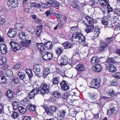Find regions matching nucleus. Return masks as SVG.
<instances>
[{
    "label": "nucleus",
    "mask_w": 120,
    "mask_h": 120,
    "mask_svg": "<svg viewBox=\"0 0 120 120\" xmlns=\"http://www.w3.org/2000/svg\"><path fill=\"white\" fill-rule=\"evenodd\" d=\"M25 26L22 23H16L14 25V28L18 31H21L24 30Z\"/></svg>",
    "instance_id": "8"
},
{
    "label": "nucleus",
    "mask_w": 120,
    "mask_h": 120,
    "mask_svg": "<svg viewBox=\"0 0 120 120\" xmlns=\"http://www.w3.org/2000/svg\"><path fill=\"white\" fill-rule=\"evenodd\" d=\"M102 57L99 58L96 56H94L92 57L91 59L90 62L94 66V68H98L97 66L100 68H102L101 65L98 64L100 61V59L101 58H103Z\"/></svg>",
    "instance_id": "4"
},
{
    "label": "nucleus",
    "mask_w": 120,
    "mask_h": 120,
    "mask_svg": "<svg viewBox=\"0 0 120 120\" xmlns=\"http://www.w3.org/2000/svg\"><path fill=\"white\" fill-rule=\"evenodd\" d=\"M106 61L108 64L107 67L109 68H116L113 64H111L115 62V61L113 58L108 57L106 60Z\"/></svg>",
    "instance_id": "13"
},
{
    "label": "nucleus",
    "mask_w": 120,
    "mask_h": 120,
    "mask_svg": "<svg viewBox=\"0 0 120 120\" xmlns=\"http://www.w3.org/2000/svg\"><path fill=\"white\" fill-rule=\"evenodd\" d=\"M49 108L50 109L51 111L54 112L56 110L57 107L55 106H49Z\"/></svg>",
    "instance_id": "59"
},
{
    "label": "nucleus",
    "mask_w": 120,
    "mask_h": 120,
    "mask_svg": "<svg viewBox=\"0 0 120 120\" xmlns=\"http://www.w3.org/2000/svg\"><path fill=\"white\" fill-rule=\"evenodd\" d=\"M8 4L12 8H15L18 6V2L17 0H8Z\"/></svg>",
    "instance_id": "9"
},
{
    "label": "nucleus",
    "mask_w": 120,
    "mask_h": 120,
    "mask_svg": "<svg viewBox=\"0 0 120 120\" xmlns=\"http://www.w3.org/2000/svg\"><path fill=\"white\" fill-rule=\"evenodd\" d=\"M29 102V100L26 98H24L21 101V104L23 105H25Z\"/></svg>",
    "instance_id": "44"
},
{
    "label": "nucleus",
    "mask_w": 120,
    "mask_h": 120,
    "mask_svg": "<svg viewBox=\"0 0 120 120\" xmlns=\"http://www.w3.org/2000/svg\"><path fill=\"white\" fill-rule=\"evenodd\" d=\"M5 94L7 97L9 99L13 100L14 98L13 93L12 91L8 90L6 92Z\"/></svg>",
    "instance_id": "19"
},
{
    "label": "nucleus",
    "mask_w": 120,
    "mask_h": 120,
    "mask_svg": "<svg viewBox=\"0 0 120 120\" xmlns=\"http://www.w3.org/2000/svg\"><path fill=\"white\" fill-rule=\"evenodd\" d=\"M33 71L35 74H40L41 71L40 68H33Z\"/></svg>",
    "instance_id": "47"
},
{
    "label": "nucleus",
    "mask_w": 120,
    "mask_h": 120,
    "mask_svg": "<svg viewBox=\"0 0 120 120\" xmlns=\"http://www.w3.org/2000/svg\"><path fill=\"white\" fill-rule=\"evenodd\" d=\"M77 60L76 59H73L72 57L71 58V63L69 64L72 67H73V65H75L76 63V61Z\"/></svg>",
    "instance_id": "49"
},
{
    "label": "nucleus",
    "mask_w": 120,
    "mask_h": 120,
    "mask_svg": "<svg viewBox=\"0 0 120 120\" xmlns=\"http://www.w3.org/2000/svg\"><path fill=\"white\" fill-rule=\"evenodd\" d=\"M101 22L103 24L107 26L109 23L108 19H103L101 20Z\"/></svg>",
    "instance_id": "50"
},
{
    "label": "nucleus",
    "mask_w": 120,
    "mask_h": 120,
    "mask_svg": "<svg viewBox=\"0 0 120 120\" xmlns=\"http://www.w3.org/2000/svg\"><path fill=\"white\" fill-rule=\"evenodd\" d=\"M0 49L1 52L2 54H6L8 52L7 47L5 44H1L0 45Z\"/></svg>",
    "instance_id": "10"
},
{
    "label": "nucleus",
    "mask_w": 120,
    "mask_h": 120,
    "mask_svg": "<svg viewBox=\"0 0 120 120\" xmlns=\"http://www.w3.org/2000/svg\"><path fill=\"white\" fill-rule=\"evenodd\" d=\"M107 8L108 10V16H110V14H112V12H114V10L113 11L112 8L109 5H108L107 6Z\"/></svg>",
    "instance_id": "40"
},
{
    "label": "nucleus",
    "mask_w": 120,
    "mask_h": 120,
    "mask_svg": "<svg viewBox=\"0 0 120 120\" xmlns=\"http://www.w3.org/2000/svg\"><path fill=\"white\" fill-rule=\"evenodd\" d=\"M42 25L38 26L35 31V35L37 37H40L41 34L42 32Z\"/></svg>",
    "instance_id": "15"
},
{
    "label": "nucleus",
    "mask_w": 120,
    "mask_h": 120,
    "mask_svg": "<svg viewBox=\"0 0 120 120\" xmlns=\"http://www.w3.org/2000/svg\"><path fill=\"white\" fill-rule=\"evenodd\" d=\"M50 73V71L49 68H44L43 73L44 76H46Z\"/></svg>",
    "instance_id": "37"
},
{
    "label": "nucleus",
    "mask_w": 120,
    "mask_h": 120,
    "mask_svg": "<svg viewBox=\"0 0 120 120\" xmlns=\"http://www.w3.org/2000/svg\"><path fill=\"white\" fill-rule=\"evenodd\" d=\"M94 93H89L88 94L89 97L93 101H95L96 100V99L94 97Z\"/></svg>",
    "instance_id": "39"
},
{
    "label": "nucleus",
    "mask_w": 120,
    "mask_h": 120,
    "mask_svg": "<svg viewBox=\"0 0 120 120\" xmlns=\"http://www.w3.org/2000/svg\"><path fill=\"white\" fill-rule=\"evenodd\" d=\"M114 13L116 15L120 16V8H116L114 9Z\"/></svg>",
    "instance_id": "52"
},
{
    "label": "nucleus",
    "mask_w": 120,
    "mask_h": 120,
    "mask_svg": "<svg viewBox=\"0 0 120 120\" xmlns=\"http://www.w3.org/2000/svg\"><path fill=\"white\" fill-rule=\"evenodd\" d=\"M73 59H76L78 60L80 58V55L79 51L77 50L74 52L72 57Z\"/></svg>",
    "instance_id": "25"
},
{
    "label": "nucleus",
    "mask_w": 120,
    "mask_h": 120,
    "mask_svg": "<svg viewBox=\"0 0 120 120\" xmlns=\"http://www.w3.org/2000/svg\"><path fill=\"white\" fill-rule=\"evenodd\" d=\"M11 49H13L14 51L16 52L21 49L20 46L15 42L11 41L10 43Z\"/></svg>",
    "instance_id": "7"
},
{
    "label": "nucleus",
    "mask_w": 120,
    "mask_h": 120,
    "mask_svg": "<svg viewBox=\"0 0 120 120\" xmlns=\"http://www.w3.org/2000/svg\"><path fill=\"white\" fill-rule=\"evenodd\" d=\"M53 84L54 85H57L60 82V77L57 76L56 74L55 73L53 75Z\"/></svg>",
    "instance_id": "14"
},
{
    "label": "nucleus",
    "mask_w": 120,
    "mask_h": 120,
    "mask_svg": "<svg viewBox=\"0 0 120 120\" xmlns=\"http://www.w3.org/2000/svg\"><path fill=\"white\" fill-rule=\"evenodd\" d=\"M64 51V49L62 47H58L57 49H56V54L58 55H60Z\"/></svg>",
    "instance_id": "34"
},
{
    "label": "nucleus",
    "mask_w": 120,
    "mask_h": 120,
    "mask_svg": "<svg viewBox=\"0 0 120 120\" xmlns=\"http://www.w3.org/2000/svg\"><path fill=\"white\" fill-rule=\"evenodd\" d=\"M61 89L64 91L69 90L70 88L69 84L68 83V82L63 80L62 82L60 83Z\"/></svg>",
    "instance_id": "5"
},
{
    "label": "nucleus",
    "mask_w": 120,
    "mask_h": 120,
    "mask_svg": "<svg viewBox=\"0 0 120 120\" xmlns=\"http://www.w3.org/2000/svg\"><path fill=\"white\" fill-rule=\"evenodd\" d=\"M106 93L108 95L112 96H113L116 95L114 90L112 89H108L106 91Z\"/></svg>",
    "instance_id": "28"
},
{
    "label": "nucleus",
    "mask_w": 120,
    "mask_h": 120,
    "mask_svg": "<svg viewBox=\"0 0 120 120\" xmlns=\"http://www.w3.org/2000/svg\"><path fill=\"white\" fill-rule=\"evenodd\" d=\"M113 37H111L109 38H106V39L108 43L111 44L113 42Z\"/></svg>",
    "instance_id": "56"
},
{
    "label": "nucleus",
    "mask_w": 120,
    "mask_h": 120,
    "mask_svg": "<svg viewBox=\"0 0 120 120\" xmlns=\"http://www.w3.org/2000/svg\"><path fill=\"white\" fill-rule=\"evenodd\" d=\"M31 40H30L25 42H21V45L22 46H24L29 47L31 44Z\"/></svg>",
    "instance_id": "31"
},
{
    "label": "nucleus",
    "mask_w": 120,
    "mask_h": 120,
    "mask_svg": "<svg viewBox=\"0 0 120 120\" xmlns=\"http://www.w3.org/2000/svg\"><path fill=\"white\" fill-rule=\"evenodd\" d=\"M44 105L45 104H44V105H43V106L41 105V106H42V107L43 108V109H45V111L46 112L47 114L49 116H53V112H52L51 111V110H50L48 109H47V105Z\"/></svg>",
    "instance_id": "24"
},
{
    "label": "nucleus",
    "mask_w": 120,
    "mask_h": 120,
    "mask_svg": "<svg viewBox=\"0 0 120 120\" xmlns=\"http://www.w3.org/2000/svg\"><path fill=\"white\" fill-rule=\"evenodd\" d=\"M85 19L87 20L88 23L91 25H93L96 23L95 19H93L89 16H87L85 17Z\"/></svg>",
    "instance_id": "21"
},
{
    "label": "nucleus",
    "mask_w": 120,
    "mask_h": 120,
    "mask_svg": "<svg viewBox=\"0 0 120 120\" xmlns=\"http://www.w3.org/2000/svg\"><path fill=\"white\" fill-rule=\"evenodd\" d=\"M101 81V78H99L92 79L90 83V87L94 89L98 88L100 86Z\"/></svg>",
    "instance_id": "2"
},
{
    "label": "nucleus",
    "mask_w": 120,
    "mask_h": 120,
    "mask_svg": "<svg viewBox=\"0 0 120 120\" xmlns=\"http://www.w3.org/2000/svg\"><path fill=\"white\" fill-rule=\"evenodd\" d=\"M71 6L73 8L76 9L78 10L79 11L80 9V7L77 3L76 2L73 3Z\"/></svg>",
    "instance_id": "38"
},
{
    "label": "nucleus",
    "mask_w": 120,
    "mask_h": 120,
    "mask_svg": "<svg viewBox=\"0 0 120 120\" xmlns=\"http://www.w3.org/2000/svg\"><path fill=\"white\" fill-rule=\"evenodd\" d=\"M117 80L116 79H114L113 80L111 83V85L112 86H116L117 84Z\"/></svg>",
    "instance_id": "58"
},
{
    "label": "nucleus",
    "mask_w": 120,
    "mask_h": 120,
    "mask_svg": "<svg viewBox=\"0 0 120 120\" xmlns=\"http://www.w3.org/2000/svg\"><path fill=\"white\" fill-rule=\"evenodd\" d=\"M51 6H54L55 7H58L60 6V4L58 2L55 1H54L52 4Z\"/></svg>",
    "instance_id": "51"
},
{
    "label": "nucleus",
    "mask_w": 120,
    "mask_h": 120,
    "mask_svg": "<svg viewBox=\"0 0 120 120\" xmlns=\"http://www.w3.org/2000/svg\"><path fill=\"white\" fill-rule=\"evenodd\" d=\"M99 2L101 5L103 6H106L107 4L108 3L107 1H105L104 0H99Z\"/></svg>",
    "instance_id": "43"
},
{
    "label": "nucleus",
    "mask_w": 120,
    "mask_h": 120,
    "mask_svg": "<svg viewBox=\"0 0 120 120\" xmlns=\"http://www.w3.org/2000/svg\"><path fill=\"white\" fill-rule=\"evenodd\" d=\"M38 49L40 50L41 52H43L42 51H44V49H45V46L44 43H37L36 45Z\"/></svg>",
    "instance_id": "17"
},
{
    "label": "nucleus",
    "mask_w": 120,
    "mask_h": 120,
    "mask_svg": "<svg viewBox=\"0 0 120 120\" xmlns=\"http://www.w3.org/2000/svg\"><path fill=\"white\" fill-rule=\"evenodd\" d=\"M94 27V26L93 25H89L88 26H87V28H86L85 29V31L87 33L90 32H91V30L93 29Z\"/></svg>",
    "instance_id": "36"
},
{
    "label": "nucleus",
    "mask_w": 120,
    "mask_h": 120,
    "mask_svg": "<svg viewBox=\"0 0 120 120\" xmlns=\"http://www.w3.org/2000/svg\"><path fill=\"white\" fill-rule=\"evenodd\" d=\"M6 74L8 76L11 77L13 76V73L11 70L8 69L6 72Z\"/></svg>",
    "instance_id": "48"
},
{
    "label": "nucleus",
    "mask_w": 120,
    "mask_h": 120,
    "mask_svg": "<svg viewBox=\"0 0 120 120\" xmlns=\"http://www.w3.org/2000/svg\"><path fill=\"white\" fill-rule=\"evenodd\" d=\"M29 98L30 99H31L34 98L36 95L34 94V93L33 91H32V90L29 93Z\"/></svg>",
    "instance_id": "55"
},
{
    "label": "nucleus",
    "mask_w": 120,
    "mask_h": 120,
    "mask_svg": "<svg viewBox=\"0 0 120 120\" xmlns=\"http://www.w3.org/2000/svg\"><path fill=\"white\" fill-rule=\"evenodd\" d=\"M42 58L44 60H48V52L44 51L42 52Z\"/></svg>",
    "instance_id": "32"
},
{
    "label": "nucleus",
    "mask_w": 120,
    "mask_h": 120,
    "mask_svg": "<svg viewBox=\"0 0 120 120\" xmlns=\"http://www.w3.org/2000/svg\"><path fill=\"white\" fill-rule=\"evenodd\" d=\"M28 75L30 80L31 82H33L34 80V78L32 73L30 74H28Z\"/></svg>",
    "instance_id": "53"
},
{
    "label": "nucleus",
    "mask_w": 120,
    "mask_h": 120,
    "mask_svg": "<svg viewBox=\"0 0 120 120\" xmlns=\"http://www.w3.org/2000/svg\"><path fill=\"white\" fill-rule=\"evenodd\" d=\"M19 103L17 101H15L12 102V105L13 109H16L19 107Z\"/></svg>",
    "instance_id": "35"
},
{
    "label": "nucleus",
    "mask_w": 120,
    "mask_h": 120,
    "mask_svg": "<svg viewBox=\"0 0 120 120\" xmlns=\"http://www.w3.org/2000/svg\"><path fill=\"white\" fill-rule=\"evenodd\" d=\"M114 111V109L112 108L107 110V114L109 115H112Z\"/></svg>",
    "instance_id": "57"
},
{
    "label": "nucleus",
    "mask_w": 120,
    "mask_h": 120,
    "mask_svg": "<svg viewBox=\"0 0 120 120\" xmlns=\"http://www.w3.org/2000/svg\"><path fill=\"white\" fill-rule=\"evenodd\" d=\"M62 45L64 49H70L71 47L70 43L68 42H66L62 44Z\"/></svg>",
    "instance_id": "27"
},
{
    "label": "nucleus",
    "mask_w": 120,
    "mask_h": 120,
    "mask_svg": "<svg viewBox=\"0 0 120 120\" xmlns=\"http://www.w3.org/2000/svg\"><path fill=\"white\" fill-rule=\"evenodd\" d=\"M41 92L42 93V95H44L45 94L48 93L49 91L50 84L47 83L45 82H43L41 86Z\"/></svg>",
    "instance_id": "3"
},
{
    "label": "nucleus",
    "mask_w": 120,
    "mask_h": 120,
    "mask_svg": "<svg viewBox=\"0 0 120 120\" xmlns=\"http://www.w3.org/2000/svg\"><path fill=\"white\" fill-rule=\"evenodd\" d=\"M18 110L19 112L22 114L25 113L27 111L26 109L21 106L19 107L18 108Z\"/></svg>",
    "instance_id": "33"
},
{
    "label": "nucleus",
    "mask_w": 120,
    "mask_h": 120,
    "mask_svg": "<svg viewBox=\"0 0 120 120\" xmlns=\"http://www.w3.org/2000/svg\"><path fill=\"white\" fill-rule=\"evenodd\" d=\"M72 39L76 42L81 43L85 41L86 38L85 36L80 33H77L76 34H73Z\"/></svg>",
    "instance_id": "1"
},
{
    "label": "nucleus",
    "mask_w": 120,
    "mask_h": 120,
    "mask_svg": "<svg viewBox=\"0 0 120 120\" xmlns=\"http://www.w3.org/2000/svg\"><path fill=\"white\" fill-rule=\"evenodd\" d=\"M45 48L48 50H50L52 49V43L50 41H48L47 42L44 43Z\"/></svg>",
    "instance_id": "26"
},
{
    "label": "nucleus",
    "mask_w": 120,
    "mask_h": 120,
    "mask_svg": "<svg viewBox=\"0 0 120 120\" xmlns=\"http://www.w3.org/2000/svg\"><path fill=\"white\" fill-rule=\"evenodd\" d=\"M110 15L109 17L110 18L112 17V19L115 23H118L119 22L120 20L119 19V17L117 15L115 14L114 12H112V14H110Z\"/></svg>",
    "instance_id": "16"
},
{
    "label": "nucleus",
    "mask_w": 120,
    "mask_h": 120,
    "mask_svg": "<svg viewBox=\"0 0 120 120\" xmlns=\"http://www.w3.org/2000/svg\"><path fill=\"white\" fill-rule=\"evenodd\" d=\"M19 82V79L17 77H15L13 78L12 81V83L14 84H17Z\"/></svg>",
    "instance_id": "54"
},
{
    "label": "nucleus",
    "mask_w": 120,
    "mask_h": 120,
    "mask_svg": "<svg viewBox=\"0 0 120 120\" xmlns=\"http://www.w3.org/2000/svg\"><path fill=\"white\" fill-rule=\"evenodd\" d=\"M17 32L13 30L12 29H10L8 33V35L10 37H14L17 34Z\"/></svg>",
    "instance_id": "20"
},
{
    "label": "nucleus",
    "mask_w": 120,
    "mask_h": 120,
    "mask_svg": "<svg viewBox=\"0 0 120 120\" xmlns=\"http://www.w3.org/2000/svg\"><path fill=\"white\" fill-rule=\"evenodd\" d=\"M98 4V2L96 1H93L91 3V5L92 6H94L95 7H97Z\"/></svg>",
    "instance_id": "60"
},
{
    "label": "nucleus",
    "mask_w": 120,
    "mask_h": 120,
    "mask_svg": "<svg viewBox=\"0 0 120 120\" xmlns=\"http://www.w3.org/2000/svg\"><path fill=\"white\" fill-rule=\"evenodd\" d=\"M108 47V44L105 42H102L98 47V50L101 52H104L107 50Z\"/></svg>",
    "instance_id": "6"
},
{
    "label": "nucleus",
    "mask_w": 120,
    "mask_h": 120,
    "mask_svg": "<svg viewBox=\"0 0 120 120\" xmlns=\"http://www.w3.org/2000/svg\"><path fill=\"white\" fill-rule=\"evenodd\" d=\"M4 58L3 56L0 55V65H3L4 64V62L3 60Z\"/></svg>",
    "instance_id": "62"
},
{
    "label": "nucleus",
    "mask_w": 120,
    "mask_h": 120,
    "mask_svg": "<svg viewBox=\"0 0 120 120\" xmlns=\"http://www.w3.org/2000/svg\"><path fill=\"white\" fill-rule=\"evenodd\" d=\"M5 22V20L4 19L1 18L0 19V27H5L4 25Z\"/></svg>",
    "instance_id": "46"
},
{
    "label": "nucleus",
    "mask_w": 120,
    "mask_h": 120,
    "mask_svg": "<svg viewBox=\"0 0 120 120\" xmlns=\"http://www.w3.org/2000/svg\"><path fill=\"white\" fill-rule=\"evenodd\" d=\"M57 72L60 74H65V73H67V71L65 69L62 68H55Z\"/></svg>",
    "instance_id": "23"
},
{
    "label": "nucleus",
    "mask_w": 120,
    "mask_h": 120,
    "mask_svg": "<svg viewBox=\"0 0 120 120\" xmlns=\"http://www.w3.org/2000/svg\"><path fill=\"white\" fill-rule=\"evenodd\" d=\"M25 71L27 75L32 73V70L29 69V68H27L25 69Z\"/></svg>",
    "instance_id": "64"
},
{
    "label": "nucleus",
    "mask_w": 120,
    "mask_h": 120,
    "mask_svg": "<svg viewBox=\"0 0 120 120\" xmlns=\"http://www.w3.org/2000/svg\"><path fill=\"white\" fill-rule=\"evenodd\" d=\"M30 111H35L36 110V106L35 105L30 104L27 105Z\"/></svg>",
    "instance_id": "30"
},
{
    "label": "nucleus",
    "mask_w": 120,
    "mask_h": 120,
    "mask_svg": "<svg viewBox=\"0 0 120 120\" xmlns=\"http://www.w3.org/2000/svg\"><path fill=\"white\" fill-rule=\"evenodd\" d=\"M18 114L16 112H14L12 114V118L15 119L18 117L19 116Z\"/></svg>",
    "instance_id": "61"
},
{
    "label": "nucleus",
    "mask_w": 120,
    "mask_h": 120,
    "mask_svg": "<svg viewBox=\"0 0 120 120\" xmlns=\"http://www.w3.org/2000/svg\"><path fill=\"white\" fill-rule=\"evenodd\" d=\"M66 114V111L65 110H60L57 112V116L58 117L62 118L64 117Z\"/></svg>",
    "instance_id": "18"
},
{
    "label": "nucleus",
    "mask_w": 120,
    "mask_h": 120,
    "mask_svg": "<svg viewBox=\"0 0 120 120\" xmlns=\"http://www.w3.org/2000/svg\"><path fill=\"white\" fill-rule=\"evenodd\" d=\"M7 79L4 76H0V83H5L7 82Z\"/></svg>",
    "instance_id": "41"
},
{
    "label": "nucleus",
    "mask_w": 120,
    "mask_h": 120,
    "mask_svg": "<svg viewBox=\"0 0 120 120\" xmlns=\"http://www.w3.org/2000/svg\"><path fill=\"white\" fill-rule=\"evenodd\" d=\"M68 58L66 55H62L61 56L60 62L61 65L63 66L67 64L68 62Z\"/></svg>",
    "instance_id": "11"
},
{
    "label": "nucleus",
    "mask_w": 120,
    "mask_h": 120,
    "mask_svg": "<svg viewBox=\"0 0 120 120\" xmlns=\"http://www.w3.org/2000/svg\"><path fill=\"white\" fill-rule=\"evenodd\" d=\"M18 76L20 79L24 82H27L28 80V78L26 76L25 74L23 72H21L20 71H19L18 73Z\"/></svg>",
    "instance_id": "12"
},
{
    "label": "nucleus",
    "mask_w": 120,
    "mask_h": 120,
    "mask_svg": "<svg viewBox=\"0 0 120 120\" xmlns=\"http://www.w3.org/2000/svg\"><path fill=\"white\" fill-rule=\"evenodd\" d=\"M107 69L111 72H115L117 70L116 68H107Z\"/></svg>",
    "instance_id": "63"
},
{
    "label": "nucleus",
    "mask_w": 120,
    "mask_h": 120,
    "mask_svg": "<svg viewBox=\"0 0 120 120\" xmlns=\"http://www.w3.org/2000/svg\"><path fill=\"white\" fill-rule=\"evenodd\" d=\"M19 35L20 38L22 39V38L23 39H25V38L27 36L25 33L24 32H21L19 33Z\"/></svg>",
    "instance_id": "42"
},
{
    "label": "nucleus",
    "mask_w": 120,
    "mask_h": 120,
    "mask_svg": "<svg viewBox=\"0 0 120 120\" xmlns=\"http://www.w3.org/2000/svg\"><path fill=\"white\" fill-rule=\"evenodd\" d=\"M70 96L69 94L67 92H65L62 96V98L64 100H66V101L67 102L70 101V99L69 98V97Z\"/></svg>",
    "instance_id": "22"
},
{
    "label": "nucleus",
    "mask_w": 120,
    "mask_h": 120,
    "mask_svg": "<svg viewBox=\"0 0 120 120\" xmlns=\"http://www.w3.org/2000/svg\"><path fill=\"white\" fill-rule=\"evenodd\" d=\"M54 97L57 98H59L61 97L60 93L57 91L54 92L53 94Z\"/></svg>",
    "instance_id": "45"
},
{
    "label": "nucleus",
    "mask_w": 120,
    "mask_h": 120,
    "mask_svg": "<svg viewBox=\"0 0 120 120\" xmlns=\"http://www.w3.org/2000/svg\"><path fill=\"white\" fill-rule=\"evenodd\" d=\"M32 91L36 95L38 94H42V93L41 92V89L39 87H36L32 90Z\"/></svg>",
    "instance_id": "29"
}]
</instances>
